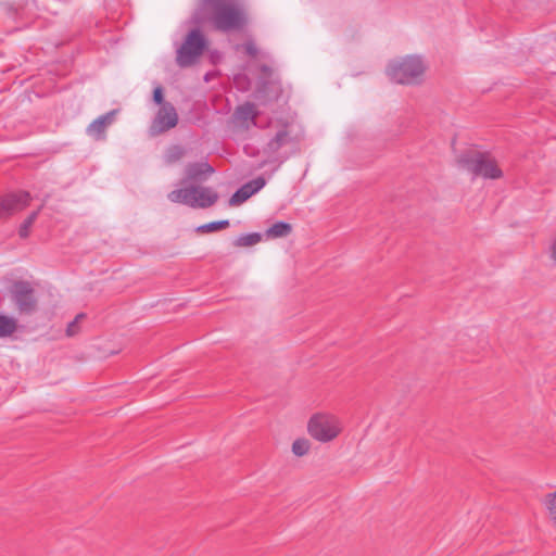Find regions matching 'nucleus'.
Here are the masks:
<instances>
[{
  "label": "nucleus",
  "instance_id": "aec40b11",
  "mask_svg": "<svg viewBox=\"0 0 556 556\" xmlns=\"http://www.w3.org/2000/svg\"><path fill=\"white\" fill-rule=\"evenodd\" d=\"M185 154V150L180 146H173L170 147L166 154H165V161L166 163L170 164L178 160H180Z\"/></svg>",
  "mask_w": 556,
  "mask_h": 556
},
{
  "label": "nucleus",
  "instance_id": "0eeeda50",
  "mask_svg": "<svg viewBox=\"0 0 556 556\" xmlns=\"http://www.w3.org/2000/svg\"><path fill=\"white\" fill-rule=\"evenodd\" d=\"M206 48V40L199 29H192L186 37L185 41L177 49L176 61L181 67L193 65L204 49Z\"/></svg>",
  "mask_w": 556,
  "mask_h": 556
},
{
  "label": "nucleus",
  "instance_id": "7c9ffc66",
  "mask_svg": "<svg viewBox=\"0 0 556 556\" xmlns=\"http://www.w3.org/2000/svg\"><path fill=\"white\" fill-rule=\"evenodd\" d=\"M270 85H271L273 90H274L275 92H277V91H278V87H276L274 84H270Z\"/></svg>",
  "mask_w": 556,
  "mask_h": 556
},
{
  "label": "nucleus",
  "instance_id": "6e6552de",
  "mask_svg": "<svg viewBox=\"0 0 556 556\" xmlns=\"http://www.w3.org/2000/svg\"><path fill=\"white\" fill-rule=\"evenodd\" d=\"M12 299L22 314H31L36 309L37 300L29 282L16 281L11 289Z\"/></svg>",
  "mask_w": 556,
  "mask_h": 556
},
{
  "label": "nucleus",
  "instance_id": "dca6fc26",
  "mask_svg": "<svg viewBox=\"0 0 556 556\" xmlns=\"http://www.w3.org/2000/svg\"><path fill=\"white\" fill-rule=\"evenodd\" d=\"M16 320L13 317L0 315V338L10 337L16 330Z\"/></svg>",
  "mask_w": 556,
  "mask_h": 556
},
{
  "label": "nucleus",
  "instance_id": "f03ea898",
  "mask_svg": "<svg viewBox=\"0 0 556 556\" xmlns=\"http://www.w3.org/2000/svg\"><path fill=\"white\" fill-rule=\"evenodd\" d=\"M427 64L421 55H405L391 61L388 65V75L396 84L417 86L425 79Z\"/></svg>",
  "mask_w": 556,
  "mask_h": 556
},
{
  "label": "nucleus",
  "instance_id": "ddd939ff",
  "mask_svg": "<svg viewBox=\"0 0 556 556\" xmlns=\"http://www.w3.org/2000/svg\"><path fill=\"white\" fill-rule=\"evenodd\" d=\"M233 116L236 121L244 128L256 125L255 118L257 116V112L253 103L247 102L242 105H239L236 109Z\"/></svg>",
  "mask_w": 556,
  "mask_h": 556
},
{
  "label": "nucleus",
  "instance_id": "cd10ccee",
  "mask_svg": "<svg viewBox=\"0 0 556 556\" xmlns=\"http://www.w3.org/2000/svg\"><path fill=\"white\" fill-rule=\"evenodd\" d=\"M267 85L268 83L262 79L260 81L258 92L265 94L267 92Z\"/></svg>",
  "mask_w": 556,
  "mask_h": 556
},
{
  "label": "nucleus",
  "instance_id": "a878e982",
  "mask_svg": "<svg viewBox=\"0 0 556 556\" xmlns=\"http://www.w3.org/2000/svg\"><path fill=\"white\" fill-rule=\"evenodd\" d=\"M39 212H40V208H38L37 211H34L33 213H30L27 216V218L25 220L29 222L30 224H34L39 215Z\"/></svg>",
  "mask_w": 556,
  "mask_h": 556
},
{
  "label": "nucleus",
  "instance_id": "423d86ee",
  "mask_svg": "<svg viewBox=\"0 0 556 556\" xmlns=\"http://www.w3.org/2000/svg\"><path fill=\"white\" fill-rule=\"evenodd\" d=\"M340 419L328 413L314 414L307 422V431L312 438L321 443L334 440L341 432Z\"/></svg>",
  "mask_w": 556,
  "mask_h": 556
},
{
  "label": "nucleus",
  "instance_id": "bb28decb",
  "mask_svg": "<svg viewBox=\"0 0 556 556\" xmlns=\"http://www.w3.org/2000/svg\"><path fill=\"white\" fill-rule=\"evenodd\" d=\"M39 212H40V208H38L37 211H34L33 213H30L27 216V218L25 220L29 222L30 224H34L39 215Z\"/></svg>",
  "mask_w": 556,
  "mask_h": 556
},
{
  "label": "nucleus",
  "instance_id": "c85d7f7f",
  "mask_svg": "<svg viewBox=\"0 0 556 556\" xmlns=\"http://www.w3.org/2000/svg\"><path fill=\"white\" fill-rule=\"evenodd\" d=\"M261 72H262V74H263V75H264V77H265V76H270L271 70H270V67H269V66H267V65H262V66H261Z\"/></svg>",
  "mask_w": 556,
  "mask_h": 556
},
{
  "label": "nucleus",
  "instance_id": "393cba45",
  "mask_svg": "<svg viewBox=\"0 0 556 556\" xmlns=\"http://www.w3.org/2000/svg\"><path fill=\"white\" fill-rule=\"evenodd\" d=\"M153 101L156 104H159L160 106H162V104L166 102V101H164V98H163V89H162V87L157 86L153 90Z\"/></svg>",
  "mask_w": 556,
  "mask_h": 556
},
{
  "label": "nucleus",
  "instance_id": "9b49d317",
  "mask_svg": "<svg viewBox=\"0 0 556 556\" xmlns=\"http://www.w3.org/2000/svg\"><path fill=\"white\" fill-rule=\"evenodd\" d=\"M265 185L266 180L262 176L245 182L231 195L229 204L235 206L243 203L253 194L262 190Z\"/></svg>",
  "mask_w": 556,
  "mask_h": 556
},
{
  "label": "nucleus",
  "instance_id": "2f4dec72",
  "mask_svg": "<svg viewBox=\"0 0 556 556\" xmlns=\"http://www.w3.org/2000/svg\"><path fill=\"white\" fill-rule=\"evenodd\" d=\"M266 162H263L258 165V168H262L265 165Z\"/></svg>",
  "mask_w": 556,
  "mask_h": 556
},
{
  "label": "nucleus",
  "instance_id": "4468645a",
  "mask_svg": "<svg viewBox=\"0 0 556 556\" xmlns=\"http://www.w3.org/2000/svg\"><path fill=\"white\" fill-rule=\"evenodd\" d=\"M115 111L108 112L96 118L88 127L87 134L94 139H103L106 127L113 122Z\"/></svg>",
  "mask_w": 556,
  "mask_h": 556
},
{
  "label": "nucleus",
  "instance_id": "7ed1b4c3",
  "mask_svg": "<svg viewBox=\"0 0 556 556\" xmlns=\"http://www.w3.org/2000/svg\"><path fill=\"white\" fill-rule=\"evenodd\" d=\"M167 198L173 203L184 204L192 208H207L214 205L219 197L213 188L194 184L170 191Z\"/></svg>",
  "mask_w": 556,
  "mask_h": 556
},
{
  "label": "nucleus",
  "instance_id": "c756f323",
  "mask_svg": "<svg viewBox=\"0 0 556 556\" xmlns=\"http://www.w3.org/2000/svg\"><path fill=\"white\" fill-rule=\"evenodd\" d=\"M287 159H288V155L282 156V157L279 160V165H280L281 163H283Z\"/></svg>",
  "mask_w": 556,
  "mask_h": 556
},
{
  "label": "nucleus",
  "instance_id": "f257e3e1",
  "mask_svg": "<svg viewBox=\"0 0 556 556\" xmlns=\"http://www.w3.org/2000/svg\"><path fill=\"white\" fill-rule=\"evenodd\" d=\"M213 10L212 23L217 30H239L248 23L247 9L242 0H203Z\"/></svg>",
  "mask_w": 556,
  "mask_h": 556
},
{
  "label": "nucleus",
  "instance_id": "6ab92c4d",
  "mask_svg": "<svg viewBox=\"0 0 556 556\" xmlns=\"http://www.w3.org/2000/svg\"><path fill=\"white\" fill-rule=\"evenodd\" d=\"M261 241V235L257 232L245 233L238 237L236 244L239 247H250Z\"/></svg>",
  "mask_w": 556,
  "mask_h": 556
},
{
  "label": "nucleus",
  "instance_id": "1a4fd4ad",
  "mask_svg": "<svg viewBox=\"0 0 556 556\" xmlns=\"http://www.w3.org/2000/svg\"><path fill=\"white\" fill-rule=\"evenodd\" d=\"M178 124V114L170 102H165L160 106L154 119L150 126V134L153 136L165 132Z\"/></svg>",
  "mask_w": 556,
  "mask_h": 556
},
{
  "label": "nucleus",
  "instance_id": "20e7f679",
  "mask_svg": "<svg viewBox=\"0 0 556 556\" xmlns=\"http://www.w3.org/2000/svg\"><path fill=\"white\" fill-rule=\"evenodd\" d=\"M458 165L470 173L473 178L480 176L484 179H497L503 175L495 161L481 152L462 154Z\"/></svg>",
  "mask_w": 556,
  "mask_h": 556
},
{
  "label": "nucleus",
  "instance_id": "39448f33",
  "mask_svg": "<svg viewBox=\"0 0 556 556\" xmlns=\"http://www.w3.org/2000/svg\"><path fill=\"white\" fill-rule=\"evenodd\" d=\"M275 132L264 147V153L275 155L283 148L295 149L303 134L298 124L286 122L274 126Z\"/></svg>",
  "mask_w": 556,
  "mask_h": 556
},
{
  "label": "nucleus",
  "instance_id": "f3484780",
  "mask_svg": "<svg viewBox=\"0 0 556 556\" xmlns=\"http://www.w3.org/2000/svg\"><path fill=\"white\" fill-rule=\"evenodd\" d=\"M228 226H229V220L228 219H223V220L211 222V223H207V224L200 225V226L197 227L195 230L198 232H202V233L214 232V231L224 229V228H226Z\"/></svg>",
  "mask_w": 556,
  "mask_h": 556
},
{
  "label": "nucleus",
  "instance_id": "5701e85b",
  "mask_svg": "<svg viewBox=\"0 0 556 556\" xmlns=\"http://www.w3.org/2000/svg\"><path fill=\"white\" fill-rule=\"evenodd\" d=\"M33 224H30L29 222L27 220H24L21 226H20V229H18V236L22 238V239H25L29 236L30 233V228H31Z\"/></svg>",
  "mask_w": 556,
  "mask_h": 556
},
{
  "label": "nucleus",
  "instance_id": "9d476101",
  "mask_svg": "<svg viewBox=\"0 0 556 556\" xmlns=\"http://www.w3.org/2000/svg\"><path fill=\"white\" fill-rule=\"evenodd\" d=\"M30 200L31 197L27 191L10 192L0 197V219L24 210Z\"/></svg>",
  "mask_w": 556,
  "mask_h": 556
},
{
  "label": "nucleus",
  "instance_id": "f8f14e48",
  "mask_svg": "<svg viewBox=\"0 0 556 556\" xmlns=\"http://www.w3.org/2000/svg\"><path fill=\"white\" fill-rule=\"evenodd\" d=\"M214 172L213 167L207 163H193L189 164L185 170V178L181 181L182 186L194 185L201 182L208 175Z\"/></svg>",
  "mask_w": 556,
  "mask_h": 556
},
{
  "label": "nucleus",
  "instance_id": "a211bd4d",
  "mask_svg": "<svg viewBox=\"0 0 556 556\" xmlns=\"http://www.w3.org/2000/svg\"><path fill=\"white\" fill-rule=\"evenodd\" d=\"M309 448H311V443L305 438L296 439L292 443V453L298 457L306 455L308 453Z\"/></svg>",
  "mask_w": 556,
  "mask_h": 556
},
{
  "label": "nucleus",
  "instance_id": "2eb2a0df",
  "mask_svg": "<svg viewBox=\"0 0 556 556\" xmlns=\"http://www.w3.org/2000/svg\"><path fill=\"white\" fill-rule=\"evenodd\" d=\"M291 231L292 227L290 224L286 222H277L267 229L266 233L271 238H281L287 237Z\"/></svg>",
  "mask_w": 556,
  "mask_h": 556
},
{
  "label": "nucleus",
  "instance_id": "b1692460",
  "mask_svg": "<svg viewBox=\"0 0 556 556\" xmlns=\"http://www.w3.org/2000/svg\"><path fill=\"white\" fill-rule=\"evenodd\" d=\"M245 53L250 56H255L258 52L256 45L253 40H249L243 45Z\"/></svg>",
  "mask_w": 556,
  "mask_h": 556
},
{
  "label": "nucleus",
  "instance_id": "412c9836",
  "mask_svg": "<svg viewBox=\"0 0 556 556\" xmlns=\"http://www.w3.org/2000/svg\"><path fill=\"white\" fill-rule=\"evenodd\" d=\"M86 317L84 313L78 314L74 320H72L66 328V334L68 337L76 336L79 332V321Z\"/></svg>",
  "mask_w": 556,
  "mask_h": 556
},
{
  "label": "nucleus",
  "instance_id": "4be33fe9",
  "mask_svg": "<svg viewBox=\"0 0 556 556\" xmlns=\"http://www.w3.org/2000/svg\"><path fill=\"white\" fill-rule=\"evenodd\" d=\"M233 83L239 90L245 91L250 88V80L244 75L235 76Z\"/></svg>",
  "mask_w": 556,
  "mask_h": 556
}]
</instances>
